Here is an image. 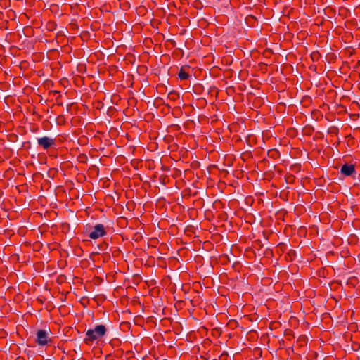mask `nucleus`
<instances>
[{"label": "nucleus", "mask_w": 360, "mask_h": 360, "mask_svg": "<svg viewBox=\"0 0 360 360\" xmlns=\"http://www.w3.org/2000/svg\"><path fill=\"white\" fill-rule=\"evenodd\" d=\"M107 331L104 325H98L94 329H89L86 332V337L84 339V343L91 344L94 340L103 338Z\"/></svg>", "instance_id": "1"}, {"label": "nucleus", "mask_w": 360, "mask_h": 360, "mask_svg": "<svg viewBox=\"0 0 360 360\" xmlns=\"http://www.w3.org/2000/svg\"><path fill=\"white\" fill-rule=\"evenodd\" d=\"M107 227L102 224H96L91 226H89L86 228V231L88 232V236L93 240L98 239L107 234Z\"/></svg>", "instance_id": "2"}, {"label": "nucleus", "mask_w": 360, "mask_h": 360, "mask_svg": "<svg viewBox=\"0 0 360 360\" xmlns=\"http://www.w3.org/2000/svg\"><path fill=\"white\" fill-rule=\"evenodd\" d=\"M36 335L35 342L38 345L44 346L51 342V338L49 337V333L45 330H38Z\"/></svg>", "instance_id": "3"}, {"label": "nucleus", "mask_w": 360, "mask_h": 360, "mask_svg": "<svg viewBox=\"0 0 360 360\" xmlns=\"http://www.w3.org/2000/svg\"><path fill=\"white\" fill-rule=\"evenodd\" d=\"M38 144L43 148L44 150H47L51 147L56 146L55 139H52L48 136H44L37 139Z\"/></svg>", "instance_id": "4"}, {"label": "nucleus", "mask_w": 360, "mask_h": 360, "mask_svg": "<svg viewBox=\"0 0 360 360\" xmlns=\"http://www.w3.org/2000/svg\"><path fill=\"white\" fill-rule=\"evenodd\" d=\"M340 172L345 176H352L353 174H356L355 166L352 164H344L340 169Z\"/></svg>", "instance_id": "5"}, {"label": "nucleus", "mask_w": 360, "mask_h": 360, "mask_svg": "<svg viewBox=\"0 0 360 360\" xmlns=\"http://www.w3.org/2000/svg\"><path fill=\"white\" fill-rule=\"evenodd\" d=\"M178 77L181 80H185L188 79L190 77V75L188 72L185 70V68L184 67H181L178 73Z\"/></svg>", "instance_id": "6"}, {"label": "nucleus", "mask_w": 360, "mask_h": 360, "mask_svg": "<svg viewBox=\"0 0 360 360\" xmlns=\"http://www.w3.org/2000/svg\"><path fill=\"white\" fill-rule=\"evenodd\" d=\"M267 155L269 158L274 159V160H276L280 157V153L276 148L269 150Z\"/></svg>", "instance_id": "7"}, {"label": "nucleus", "mask_w": 360, "mask_h": 360, "mask_svg": "<svg viewBox=\"0 0 360 360\" xmlns=\"http://www.w3.org/2000/svg\"><path fill=\"white\" fill-rule=\"evenodd\" d=\"M56 27H57V24L53 20L48 21L46 24V29L48 31H50V32L53 31L56 29Z\"/></svg>", "instance_id": "8"}, {"label": "nucleus", "mask_w": 360, "mask_h": 360, "mask_svg": "<svg viewBox=\"0 0 360 360\" xmlns=\"http://www.w3.org/2000/svg\"><path fill=\"white\" fill-rule=\"evenodd\" d=\"M179 98V94L174 91H172L168 94V98L172 101H176Z\"/></svg>", "instance_id": "9"}, {"label": "nucleus", "mask_w": 360, "mask_h": 360, "mask_svg": "<svg viewBox=\"0 0 360 360\" xmlns=\"http://www.w3.org/2000/svg\"><path fill=\"white\" fill-rule=\"evenodd\" d=\"M311 58L313 61H318L320 59V58H321V54L317 51H313L311 53Z\"/></svg>", "instance_id": "10"}, {"label": "nucleus", "mask_w": 360, "mask_h": 360, "mask_svg": "<svg viewBox=\"0 0 360 360\" xmlns=\"http://www.w3.org/2000/svg\"><path fill=\"white\" fill-rule=\"evenodd\" d=\"M78 158L81 162H85L87 161V156L85 154H81L79 155Z\"/></svg>", "instance_id": "11"}, {"label": "nucleus", "mask_w": 360, "mask_h": 360, "mask_svg": "<svg viewBox=\"0 0 360 360\" xmlns=\"http://www.w3.org/2000/svg\"><path fill=\"white\" fill-rule=\"evenodd\" d=\"M278 247L283 251H284L286 248V245L283 243H281L278 245Z\"/></svg>", "instance_id": "12"}, {"label": "nucleus", "mask_w": 360, "mask_h": 360, "mask_svg": "<svg viewBox=\"0 0 360 360\" xmlns=\"http://www.w3.org/2000/svg\"><path fill=\"white\" fill-rule=\"evenodd\" d=\"M52 93L55 95V94H58V97L56 98L58 100V98H60L61 97V95L60 94V92L59 91H53Z\"/></svg>", "instance_id": "13"}, {"label": "nucleus", "mask_w": 360, "mask_h": 360, "mask_svg": "<svg viewBox=\"0 0 360 360\" xmlns=\"http://www.w3.org/2000/svg\"><path fill=\"white\" fill-rule=\"evenodd\" d=\"M272 53L271 50V49H266L264 52V54H266V53H269L271 54Z\"/></svg>", "instance_id": "14"}, {"label": "nucleus", "mask_w": 360, "mask_h": 360, "mask_svg": "<svg viewBox=\"0 0 360 360\" xmlns=\"http://www.w3.org/2000/svg\"><path fill=\"white\" fill-rule=\"evenodd\" d=\"M293 254H295V250H290Z\"/></svg>", "instance_id": "15"}]
</instances>
